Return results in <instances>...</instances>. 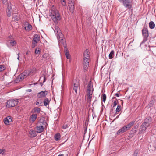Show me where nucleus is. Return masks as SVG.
Masks as SVG:
<instances>
[{"label": "nucleus", "mask_w": 156, "mask_h": 156, "mask_svg": "<svg viewBox=\"0 0 156 156\" xmlns=\"http://www.w3.org/2000/svg\"><path fill=\"white\" fill-rule=\"evenodd\" d=\"M50 16L54 22L57 24L58 21L61 19L59 11L53 6L49 10Z\"/></svg>", "instance_id": "obj_1"}, {"label": "nucleus", "mask_w": 156, "mask_h": 156, "mask_svg": "<svg viewBox=\"0 0 156 156\" xmlns=\"http://www.w3.org/2000/svg\"><path fill=\"white\" fill-rule=\"evenodd\" d=\"M90 52L87 49L83 54V71L85 72L87 71L88 68L89 66L90 62Z\"/></svg>", "instance_id": "obj_2"}, {"label": "nucleus", "mask_w": 156, "mask_h": 156, "mask_svg": "<svg viewBox=\"0 0 156 156\" xmlns=\"http://www.w3.org/2000/svg\"><path fill=\"white\" fill-rule=\"evenodd\" d=\"M18 102V100L17 99L13 100H9L7 102L6 107L8 108L14 107L17 105Z\"/></svg>", "instance_id": "obj_3"}, {"label": "nucleus", "mask_w": 156, "mask_h": 156, "mask_svg": "<svg viewBox=\"0 0 156 156\" xmlns=\"http://www.w3.org/2000/svg\"><path fill=\"white\" fill-rule=\"evenodd\" d=\"M54 31L57 34V37L59 39V41H62L63 40V35L61 32L60 29L58 27H56L55 28Z\"/></svg>", "instance_id": "obj_4"}, {"label": "nucleus", "mask_w": 156, "mask_h": 156, "mask_svg": "<svg viewBox=\"0 0 156 156\" xmlns=\"http://www.w3.org/2000/svg\"><path fill=\"white\" fill-rule=\"evenodd\" d=\"M40 39V35L38 34H36L34 36L33 39L32 41V48H34L39 41Z\"/></svg>", "instance_id": "obj_5"}, {"label": "nucleus", "mask_w": 156, "mask_h": 156, "mask_svg": "<svg viewBox=\"0 0 156 156\" xmlns=\"http://www.w3.org/2000/svg\"><path fill=\"white\" fill-rule=\"evenodd\" d=\"M32 70L31 69L25 70L20 74L19 76L20 77L21 80H23L25 78H26L28 75H29L30 73H31Z\"/></svg>", "instance_id": "obj_6"}, {"label": "nucleus", "mask_w": 156, "mask_h": 156, "mask_svg": "<svg viewBox=\"0 0 156 156\" xmlns=\"http://www.w3.org/2000/svg\"><path fill=\"white\" fill-rule=\"evenodd\" d=\"M87 93H93V85L91 81H90L88 84L87 86Z\"/></svg>", "instance_id": "obj_7"}, {"label": "nucleus", "mask_w": 156, "mask_h": 156, "mask_svg": "<svg viewBox=\"0 0 156 156\" xmlns=\"http://www.w3.org/2000/svg\"><path fill=\"white\" fill-rule=\"evenodd\" d=\"M24 25L25 30L27 31H29L31 30L32 28V25L28 22H25Z\"/></svg>", "instance_id": "obj_8"}, {"label": "nucleus", "mask_w": 156, "mask_h": 156, "mask_svg": "<svg viewBox=\"0 0 156 156\" xmlns=\"http://www.w3.org/2000/svg\"><path fill=\"white\" fill-rule=\"evenodd\" d=\"M47 94V91H41L37 94V97L39 98H44L45 97Z\"/></svg>", "instance_id": "obj_9"}, {"label": "nucleus", "mask_w": 156, "mask_h": 156, "mask_svg": "<svg viewBox=\"0 0 156 156\" xmlns=\"http://www.w3.org/2000/svg\"><path fill=\"white\" fill-rule=\"evenodd\" d=\"M12 121V118L11 116H8L4 119V122L5 124L8 125Z\"/></svg>", "instance_id": "obj_10"}, {"label": "nucleus", "mask_w": 156, "mask_h": 156, "mask_svg": "<svg viewBox=\"0 0 156 156\" xmlns=\"http://www.w3.org/2000/svg\"><path fill=\"white\" fill-rule=\"evenodd\" d=\"M127 127L124 126L119 129L117 132V134L119 135L122 134L127 130Z\"/></svg>", "instance_id": "obj_11"}, {"label": "nucleus", "mask_w": 156, "mask_h": 156, "mask_svg": "<svg viewBox=\"0 0 156 156\" xmlns=\"http://www.w3.org/2000/svg\"><path fill=\"white\" fill-rule=\"evenodd\" d=\"M12 37L11 36L9 37L10 39L9 40V42L10 45L12 47L15 46L17 44L16 41L13 39L11 38L10 37Z\"/></svg>", "instance_id": "obj_12"}, {"label": "nucleus", "mask_w": 156, "mask_h": 156, "mask_svg": "<svg viewBox=\"0 0 156 156\" xmlns=\"http://www.w3.org/2000/svg\"><path fill=\"white\" fill-rule=\"evenodd\" d=\"M143 126V125H142L140 126L138 132V134H143L145 132L146 129L145 128V127Z\"/></svg>", "instance_id": "obj_13"}, {"label": "nucleus", "mask_w": 156, "mask_h": 156, "mask_svg": "<svg viewBox=\"0 0 156 156\" xmlns=\"http://www.w3.org/2000/svg\"><path fill=\"white\" fill-rule=\"evenodd\" d=\"M37 131L38 133H41L42 132L44 129V127L43 126H37Z\"/></svg>", "instance_id": "obj_14"}, {"label": "nucleus", "mask_w": 156, "mask_h": 156, "mask_svg": "<svg viewBox=\"0 0 156 156\" xmlns=\"http://www.w3.org/2000/svg\"><path fill=\"white\" fill-rule=\"evenodd\" d=\"M151 121V118L150 116H148L144 119V122L145 124H149L150 125Z\"/></svg>", "instance_id": "obj_15"}, {"label": "nucleus", "mask_w": 156, "mask_h": 156, "mask_svg": "<svg viewBox=\"0 0 156 156\" xmlns=\"http://www.w3.org/2000/svg\"><path fill=\"white\" fill-rule=\"evenodd\" d=\"M20 18L19 15L17 14H13L12 20L13 21H16L20 20Z\"/></svg>", "instance_id": "obj_16"}, {"label": "nucleus", "mask_w": 156, "mask_h": 156, "mask_svg": "<svg viewBox=\"0 0 156 156\" xmlns=\"http://www.w3.org/2000/svg\"><path fill=\"white\" fill-rule=\"evenodd\" d=\"M93 93H87V102H90L91 101V99L92 97V94Z\"/></svg>", "instance_id": "obj_17"}, {"label": "nucleus", "mask_w": 156, "mask_h": 156, "mask_svg": "<svg viewBox=\"0 0 156 156\" xmlns=\"http://www.w3.org/2000/svg\"><path fill=\"white\" fill-rule=\"evenodd\" d=\"M142 35L143 37V39L142 43H141V45L142 44L145 42L147 41V38L149 36V34L148 33L147 34L146 33Z\"/></svg>", "instance_id": "obj_18"}, {"label": "nucleus", "mask_w": 156, "mask_h": 156, "mask_svg": "<svg viewBox=\"0 0 156 156\" xmlns=\"http://www.w3.org/2000/svg\"><path fill=\"white\" fill-rule=\"evenodd\" d=\"M64 52L65 53V55L66 57L68 59H69L70 57V56L69 55L68 50L66 46H64Z\"/></svg>", "instance_id": "obj_19"}, {"label": "nucleus", "mask_w": 156, "mask_h": 156, "mask_svg": "<svg viewBox=\"0 0 156 156\" xmlns=\"http://www.w3.org/2000/svg\"><path fill=\"white\" fill-rule=\"evenodd\" d=\"M12 12V8L8 6L6 10L7 15L8 17H9L11 16Z\"/></svg>", "instance_id": "obj_20"}, {"label": "nucleus", "mask_w": 156, "mask_h": 156, "mask_svg": "<svg viewBox=\"0 0 156 156\" xmlns=\"http://www.w3.org/2000/svg\"><path fill=\"white\" fill-rule=\"evenodd\" d=\"M29 134L30 135V137H33L36 136L37 135L35 130L31 129L29 132Z\"/></svg>", "instance_id": "obj_21"}, {"label": "nucleus", "mask_w": 156, "mask_h": 156, "mask_svg": "<svg viewBox=\"0 0 156 156\" xmlns=\"http://www.w3.org/2000/svg\"><path fill=\"white\" fill-rule=\"evenodd\" d=\"M75 4H69L68 6L70 11L72 13H73L75 9Z\"/></svg>", "instance_id": "obj_22"}, {"label": "nucleus", "mask_w": 156, "mask_h": 156, "mask_svg": "<svg viewBox=\"0 0 156 156\" xmlns=\"http://www.w3.org/2000/svg\"><path fill=\"white\" fill-rule=\"evenodd\" d=\"M79 87V83L77 82L75 83L74 84V88L73 90L75 91V92L76 93H77V89L78 87Z\"/></svg>", "instance_id": "obj_23"}, {"label": "nucleus", "mask_w": 156, "mask_h": 156, "mask_svg": "<svg viewBox=\"0 0 156 156\" xmlns=\"http://www.w3.org/2000/svg\"><path fill=\"white\" fill-rule=\"evenodd\" d=\"M135 122V121L133 120L125 126L126 127H127V129L128 130L134 125Z\"/></svg>", "instance_id": "obj_24"}, {"label": "nucleus", "mask_w": 156, "mask_h": 156, "mask_svg": "<svg viewBox=\"0 0 156 156\" xmlns=\"http://www.w3.org/2000/svg\"><path fill=\"white\" fill-rule=\"evenodd\" d=\"M61 135L59 133H57L54 136V139L56 141L59 140L60 139Z\"/></svg>", "instance_id": "obj_25"}, {"label": "nucleus", "mask_w": 156, "mask_h": 156, "mask_svg": "<svg viewBox=\"0 0 156 156\" xmlns=\"http://www.w3.org/2000/svg\"><path fill=\"white\" fill-rule=\"evenodd\" d=\"M50 100H49V99L48 98H46L43 101L44 105L45 106H47V105H48L50 102Z\"/></svg>", "instance_id": "obj_26"}, {"label": "nucleus", "mask_w": 156, "mask_h": 156, "mask_svg": "<svg viewBox=\"0 0 156 156\" xmlns=\"http://www.w3.org/2000/svg\"><path fill=\"white\" fill-rule=\"evenodd\" d=\"M70 126V123L68 122H66L64 123L63 126L62 127V128L63 129H65L69 127Z\"/></svg>", "instance_id": "obj_27"}, {"label": "nucleus", "mask_w": 156, "mask_h": 156, "mask_svg": "<svg viewBox=\"0 0 156 156\" xmlns=\"http://www.w3.org/2000/svg\"><path fill=\"white\" fill-rule=\"evenodd\" d=\"M142 35L148 33L147 29L144 26L142 30Z\"/></svg>", "instance_id": "obj_28"}, {"label": "nucleus", "mask_w": 156, "mask_h": 156, "mask_svg": "<svg viewBox=\"0 0 156 156\" xmlns=\"http://www.w3.org/2000/svg\"><path fill=\"white\" fill-rule=\"evenodd\" d=\"M37 115L36 114H33L31 116V120L34 122L36 119Z\"/></svg>", "instance_id": "obj_29"}, {"label": "nucleus", "mask_w": 156, "mask_h": 156, "mask_svg": "<svg viewBox=\"0 0 156 156\" xmlns=\"http://www.w3.org/2000/svg\"><path fill=\"white\" fill-rule=\"evenodd\" d=\"M41 110L40 108L38 107H35L33 109V112L39 113Z\"/></svg>", "instance_id": "obj_30"}, {"label": "nucleus", "mask_w": 156, "mask_h": 156, "mask_svg": "<svg viewBox=\"0 0 156 156\" xmlns=\"http://www.w3.org/2000/svg\"><path fill=\"white\" fill-rule=\"evenodd\" d=\"M155 26L154 23L153 21H151L149 23V27L151 29H153Z\"/></svg>", "instance_id": "obj_31"}, {"label": "nucleus", "mask_w": 156, "mask_h": 156, "mask_svg": "<svg viewBox=\"0 0 156 156\" xmlns=\"http://www.w3.org/2000/svg\"><path fill=\"white\" fill-rule=\"evenodd\" d=\"M114 50H112L109 55V59H112L114 57Z\"/></svg>", "instance_id": "obj_32"}, {"label": "nucleus", "mask_w": 156, "mask_h": 156, "mask_svg": "<svg viewBox=\"0 0 156 156\" xmlns=\"http://www.w3.org/2000/svg\"><path fill=\"white\" fill-rule=\"evenodd\" d=\"M138 127V126H136L132 128V133L133 134L136 133L137 132V129Z\"/></svg>", "instance_id": "obj_33"}, {"label": "nucleus", "mask_w": 156, "mask_h": 156, "mask_svg": "<svg viewBox=\"0 0 156 156\" xmlns=\"http://www.w3.org/2000/svg\"><path fill=\"white\" fill-rule=\"evenodd\" d=\"M5 69V67L4 65H0V72L3 71Z\"/></svg>", "instance_id": "obj_34"}, {"label": "nucleus", "mask_w": 156, "mask_h": 156, "mask_svg": "<svg viewBox=\"0 0 156 156\" xmlns=\"http://www.w3.org/2000/svg\"><path fill=\"white\" fill-rule=\"evenodd\" d=\"M121 107L120 105H118L116 109V113L119 112L121 110Z\"/></svg>", "instance_id": "obj_35"}, {"label": "nucleus", "mask_w": 156, "mask_h": 156, "mask_svg": "<svg viewBox=\"0 0 156 156\" xmlns=\"http://www.w3.org/2000/svg\"><path fill=\"white\" fill-rule=\"evenodd\" d=\"M20 77L19 76L15 80V82L16 83H18L20 82V81L22 80H21V79H20Z\"/></svg>", "instance_id": "obj_36"}, {"label": "nucleus", "mask_w": 156, "mask_h": 156, "mask_svg": "<svg viewBox=\"0 0 156 156\" xmlns=\"http://www.w3.org/2000/svg\"><path fill=\"white\" fill-rule=\"evenodd\" d=\"M5 151L6 150L5 149H0V154H3Z\"/></svg>", "instance_id": "obj_37"}, {"label": "nucleus", "mask_w": 156, "mask_h": 156, "mask_svg": "<svg viewBox=\"0 0 156 156\" xmlns=\"http://www.w3.org/2000/svg\"><path fill=\"white\" fill-rule=\"evenodd\" d=\"M37 101H38L40 103L39 105L42 106V100L40 99H37Z\"/></svg>", "instance_id": "obj_38"}, {"label": "nucleus", "mask_w": 156, "mask_h": 156, "mask_svg": "<svg viewBox=\"0 0 156 156\" xmlns=\"http://www.w3.org/2000/svg\"><path fill=\"white\" fill-rule=\"evenodd\" d=\"M139 151L137 150H136L135 151L134 154L133 156H137L138 153Z\"/></svg>", "instance_id": "obj_39"}, {"label": "nucleus", "mask_w": 156, "mask_h": 156, "mask_svg": "<svg viewBox=\"0 0 156 156\" xmlns=\"http://www.w3.org/2000/svg\"><path fill=\"white\" fill-rule=\"evenodd\" d=\"M142 125H143V126L145 127L146 129L150 126L149 124H145L144 122L142 124Z\"/></svg>", "instance_id": "obj_40"}, {"label": "nucleus", "mask_w": 156, "mask_h": 156, "mask_svg": "<svg viewBox=\"0 0 156 156\" xmlns=\"http://www.w3.org/2000/svg\"><path fill=\"white\" fill-rule=\"evenodd\" d=\"M63 6H65L66 5V0H60Z\"/></svg>", "instance_id": "obj_41"}, {"label": "nucleus", "mask_w": 156, "mask_h": 156, "mask_svg": "<svg viewBox=\"0 0 156 156\" xmlns=\"http://www.w3.org/2000/svg\"><path fill=\"white\" fill-rule=\"evenodd\" d=\"M102 98H103V101L104 102H105L106 101V95L105 94H103Z\"/></svg>", "instance_id": "obj_42"}, {"label": "nucleus", "mask_w": 156, "mask_h": 156, "mask_svg": "<svg viewBox=\"0 0 156 156\" xmlns=\"http://www.w3.org/2000/svg\"><path fill=\"white\" fill-rule=\"evenodd\" d=\"M3 4L6 5L7 4V0H1Z\"/></svg>", "instance_id": "obj_43"}, {"label": "nucleus", "mask_w": 156, "mask_h": 156, "mask_svg": "<svg viewBox=\"0 0 156 156\" xmlns=\"http://www.w3.org/2000/svg\"><path fill=\"white\" fill-rule=\"evenodd\" d=\"M35 53L36 54H39L40 53V51L39 50L36 49L35 51Z\"/></svg>", "instance_id": "obj_44"}, {"label": "nucleus", "mask_w": 156, "mask_h": 156, "mask_svg": "<svg viewBox=\"0 0 156 156\" xmlns=\"http://www.w3.org/2000/svg\"><path fill=\"white\" fill-rule=\"evenodd\" d=\"M85 126L84 127H83V130H84V131L85 132V133H86V132L87 131V126L86 125V123L85 122Z\"/></svg>", "instance_id": "obj_45"}, {"label": "nucleus", "mask_w": 156, "mask_h": 156, "mask_svg": "<svg viewBox=\"0 0 156 156\" xmlns=\"http://www.w3.org/2000/svg\"><path fill=\"white\" fill-rule=\"evenodd\" d=\"M69 4H75V1L69 0Z\"/></svg>", "instance_id": "obj_46"}, {"label": "nucleus", "mask_w": 156, "mask_h": 156, "mask_svg": "<svg viewBox=\"0 0 156 156\" xmlns=\"http://www.w3.org/2000/svg\"><path fill=\"white\" fill-rule=\"evenodd\" d=\"M153 101L152 100V101H151L150 102V103L149 104H148V105L150 106V107H152V105H150V104H152L153 105Z\"/></svg>", "instance_id": "obj_47"}, {"label": "nucleus", "mask_w": 156, "mask_h": 156, "mask_svg": "<svg viewBox=\"0 0 156 156\" xmlns=\"http://www.w3.org/2000/svg\"><path fill=\"white\" fill-rule=\"evenodd\" d=\"M42 124L44 125L46 124V122H45V121L44 120H43L42 122H41Z\"/></svg>", "instance_id": "obj_48"}, {"label": "nucleus", "mask_w": 156, "mask_h": 156, "mask_svg": "<svg viewBox=\"0 0 156 156\" xmlns=\"http://www.w3.org/2000/svg\"><path fill=\"white\" fill-rule=\"evenodd\" d=\"M117 105V102L116 101H115L113 102V107Z\"/></svg>", "instance_id": "obj_49"}, {"label": "nucleus", "mask_w": 156, "mask_h": 156, "mask_svg": "<svg viewBox=\"0 0 156 156\" xmlns=\"http://www.w3.org/2000/svg\"><path fill=\"white\" fill-rule=\"evenodd\" d=\"M27 91L29 92H30L32 91V90L31 89H29L28 90H27Z\"/></svg>", "instance_id": "obj_50"}, {"label": "nucleus", "mask_w": 156, "mask_h": 156, "mask_svg": "<svg viewBox=\"0 0 156 156\" xmlns=\"http://www.w3.org/2000/svg\"><path fill=\"white\" fill-rule=\"evenodd\" d=\"M40 103H39V102L37 101H36V105H39V104Z\"/></svg>", "instance_id": "obj_51"}, {"label": "nucleus", "mask_w": 156, "mask_h": 156, "mask_svg": "<svg viewBox=\"0 0 156 156\" xmlns=\"http://www.w3.org/2000/svg\"><path fill=\"white\" fill-rule=\"evenodd\" d=\"M115 96H116L117 97H119V94L118 93H116L115 95Z\"/></svg>", "instance_id": "obj_52"}, {"label": "nucleus", "mask_w": 156, "mask_h": 156, "mask_svg": "<svg viewBox=\"0 0 156 156\" xmlns=\"http://www.w3.org/2000/svg\"><path fill=\"white\" fill-rule=\"evenodd\" d=\"M58 156H64L63 154H59L58 155Z\"/></svg>", "instance_id": "obj_53"}, {"label": "nucleus", "mask_w": 156, "mask_h": 156, "mask_svg": "<svg viewBox=\"0 0 156 156\" xmlns=\"http://www.w3.org/2000/svg\"><path fill=\"white\" fill-rule=\"evenodd\" d=\"M119 115L118 116H117L116 118V119H117L118 118V117H119Z\"/></svg>", "instance_id": "obj_54"}, {"label": "nucleus", "mask_w": 156, "mask_h": 156, "mask_svg": "<svg viewBox=\"0 0 156 156\" xmlns=\"http://www.w3.org/2000/svg\"><path fill=\"white\" fill-rule=\"evenodd\" d=\"M28 54V51L26 53V54L27 55Z\"/></svg>", "instance_id": "obj_55"}, {"label": "nucleus", "mask_w": 156, "mask_h": 156, "mask_svg": "<svg viewBox=\"0 0 156 156\" xmlns=\"http://www.w3.org/2000/svg\"><path fill=\"white\" fill-rule=\"evenodd\" d=\"M44 82L45 81V77H44Z\"/></svg>", "instance_id": "obj_56"}, {"label": "nucleus", "mask_w": 156, "mask_h": 156, "mask_svg": "<svg viewBox=\"0 0 156 156\" xmlns=\"http://www.w3.org/2000/svg\"><path fill=\"white\" fill-rule=\"evenodd\" d=\"M150 105H152V106L153 105V104H150Z\"/></svg>", "instance_id": "obj_57"}, {"label": "nucleus", "mask_w": 156, "mask_h": 156, "mask_svg": "<svg viewBox=\"0 0 156 156\" xmlns=\"http://www.w3.org/2000/svg\"><path fill=\"white\" fill-rule=\"evenodd\" d=\"M17 59H19V57H18Z\"/></svg>", "instance_id": "obj_58"}, {"label": "nucleus", "mask_w": 156, "mask_h": 156, "mask_svg": "<svg viewBox=\"0 0 156 156\" xmlns=\"http://www.w3.org/2000/svg\"><path fill=\"white\" fill-rule=\"evenodd\" d=\"M32 85V84H30V85Z\"/></svg>", "instance_id": "obj_59"}, {"label": "nucleus", "mask_w": 156, "mask_h": 156, "mask_svg": "<svg viewBox=\"0 0 156 156\" xmlns=\"http://www.w3.org/2000/svg\"><path fill=\"white\" fill-rule=\"evenodd\" d=\"M40 121H41V119H40Z\"/></svg>", "instance_id": "obj_60"}]
</instances>
